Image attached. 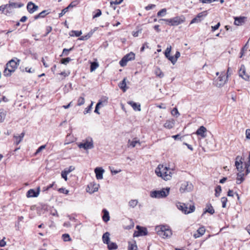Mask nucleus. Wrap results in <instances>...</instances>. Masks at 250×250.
I'll list each match as a JSON object with an SVG mask.
<instances>
[{
  "instance_id": "12",
  "label": "nucleus",
  "mask_w": 250,
  "mask_h": 250,
  "mask_svg": "<svg viewBox=\"0 0 250 250\" xmlns=\"http://www.w3.org/2000/svg\"><path fill=\"white\" fill-rule=\"evenodd\" d=\"M94 171L96 174V177L98 180H101L103 178V174L104 172L103 168L97 167L95 169Z\"/></svg>"
},
{
  "instance_id": "3",
  "label": "nucleus",
  "mask_w": 250,
  "mask_h": 250,
  "mask_svg": "<svg viewBox=\"0 0 250 250\" xmlns=\"http://www.w3.org/2000/svg\"><path fill=\"white\" fill-rule=\"evenodd\" d=\"M170 188H163L160 190L153 191L150 193V196L152 198H161L167 197L169 192Z\"/></svg>"
},
{
  "instance_id": "22",
  "label": "nucleus",
  "mask_w": 250,
  "mask_h": 250,
  "mask_svg": "<svg viewBox=\"0 0 250 250\" xmlns=\"http://www.w3.org/2000/svg\"><path fill=\"white\" fill-rule=\"evenodd\" d=\"M174 123L175 122L174 120L172 119L170 120H167L165 123L164 127L168 129H171L173 127Z\"/></svg>"
},
{
  "instance_id": "1",
  "label": "nucleus",
  "mask_w": 250,
  "mask_h": 250,
  "mask_svg": "<svg viewBox=\"0 0 250 250\" xmlns=\"http://www.w3.org/2000/svg\"><path fill=\"white\" fill-rule=\"evenodd\" d=\"M174 171V169L173 168H170L161 164L159 165L155 170V172L158 176L161 177L166 181L171 179Z\"/></svg>"
},
{
  "instance_id": "30",
  "label": "nucleus",
  "mask_w": 250,
  "mask_h": 250,
  "mask_svg": "<svg viewBox=\"0 0 250 250\" xmlns=\"http://www.w3.org/2000/svg\"><path fill=\"white\" fill-rule=\"evenodd\" d=\"M14 72V69H9L7 66L4 68L3 75L5 77H9L11 75V73Z\"/></svg>"
},
{
  "instance_id": "49",
  "label": "nucleus",
  "mask_w": 250,
  "mask_h": 250,
  "mask_svg": "<svg viewBox=\"0 0 250 250\" xmlns=\"http://www.w3.org/2000/svg\"><path fill=\"white\" fill-rule=\"evenodd\" d=\"M14 143L18 145L22 140L19 136L14 135Z\"/></svg>"
},
{
  "instance_id": "34",
  "label": "nucleus",
  "mask_w": 250,
  "mask_h": 250,
  "mask_svg": "<svg viewBox=\"0 0 250 250\" xmlns=\"http://www.w3.org/2000/svg\"><path fill=\"white\" fill-rule=\"evenodd\" d=\"M128 250H137V245L136 244V242H134L133 243L129 242L128 243Z\"/></svg>"
},
{
  "instance_id": "43",
  "label": "nucleus",
  "mask_w": 250,
  "mask_h": 250,
  "mask_svg": "<svg viewBox=\"0 0 250 250\" xmlns=\"http://www.w3.org/2000/svg\"><path fill=\"white\" fill-rule=\"evenodd\" d=\"M62 238L63 240L65 242L70 241L71 240V239L68 234H63L62 235Z\"/></svg>"
},
{
  "instance_id": "45",
  "label": "nucleus",
  "mask_w": 250,
  "mask_h": 250,
  "mask_svg": "<svg viewBox=\"0 0 250 250\" xmlns=\"http://www.w3.org/2000/svg\"><path fill=\"white\" fill-rule=\"evenodd\" d=\"M167 10L166 8L162 9L159 11L157 13L158 17H163L166 14Z\"/></svg>"
},
{
  "instance_id": "32",
  "label": "nucleus",
  "mask_w": 250,
  "mask_h": 250,
  "mask_svg": "<svg viewBox=\"0 0 250 250\" xmlns=\"http://www.w3.org/2000/svg\"><path fill=\"white\" fill-rule=\"evenodd\" d=\"M82 32L81 31L72 30L69 32V35L71 37H79L82 35Z\"/></svg>"
},
{
  "instance_id": "50",
  "label": "nucleus",
  "mask_w": 250,
  "mask_h": 250,
  "mask_svg": "<svg viewBox=\"0 0 250 250\" xmlns=\"http://www.w3.org/2000/svg\"><path fill=\"white\" fill-rule=\"evenodd\" d=\"M75 169V167L73 166H70L68 168H65L64 170L65 171L66 174H68L71 172L73 171Z\"/></svg>"
},
{
  "instance_id": "17",
  "label": "nucleus",
  "mask_w": 250,
  "mask_h": 250,
  "mask_svg": "<svg viewBox=\"0 0 250 250\" xmlns=\"http://www.w3.org/2000/svg\"><path fill=\"white\" fill-rule=\"evenodd\" d=\"M127 104L130 105L133 109L135 111H141V105L139 104L135 103L133 101H128Z\"/></svg>"
},
{
  "instance_id": "56",
  "label": "nucleus",
  "mask_w": 250,
  "mask_h": 250,
  "mask_svg": "<svg viewBox=\"0 0 250 250\" xmlns=\"http://www.w3.org/2000/svg\"><path fill=\"white\" fill-rule=\"evenodd\" d=\"M71 61V59L70 58H66L62 59L61 62L62 64H66Z\"/></svg>"
},
{
  "instance_id": "63",
  "label": "nucleus",
  "mask_w": 250,
  "mask_h": 250,
  "mask_svg": "<svg viewBox=\"0 0 250 250\" xmlns=\"http://www.w3.org/2000/svg\"><path fill=\"white\" fill-rule=\"evenodd\" d=\"M220 22H218L215 26H211V31L213 32V31L217 30L219 28V27H220Z\"/></svg>"
},
{
  "instance_id": "5",
  "label": "nucleus",
  "mask_w": 250,
  "mask_h": 250,
  "mask_svg": "<svg viewBox=\"0 0 250 250\" xmlns=\"http://www.w3.org/2000/svg\"><path fill=\"white\" fill-rule=\"evenodd\" d=\"M228 81V76H225L224 72H222L219 76L214 79L213 84L218 87L223 86Z\"/></svg>"
},
{
  "instance_id": "8",
  "label": "nucleus",
  "mask_w": 250,
  "mask_h": 250,
  "mask_svg": "<svg viewBox=\"0 0 250 250\" xmlns=\"http://www.w3.org/2000/svg\"><path fill=\"white\" fill-rule=\"evenodd\" d=\"M20 61V60L19 59L17 58H15L14 59H12L10 60L6 63V65L7 67H11V68L10 69H14L15 71L19 65Z\"/></svg>"
},
{
  "instance_id": "23",
  "label": "nucleus",
  "mask_w": 250,
  "mask_h": 250,
  "mask_svg": "<svg viewBox=\"0 0 250 250\" xmlns=\"http://www.w3.org/2000/svg\"><path fill=\"white\" fill-rule=\"evenodd\" d=\"M246 174L244 173H238L237 174L236 178V183L237 184H240L244 180V176Z\"/></svg>"
},
{
  "instance_id": "39",
  "label": "nucleus",
  "mask_w": 250,
  "mask_h": 250,
  "mask_svg": "<svg viewBox=\"0 0 250 250\" xmlns=\"http://www.w3.org/2000/svg\"><path fill=\"white\" fill-rule=\"evenodd\" d=\"M40 192V188L38 187L36 190L32 189V197H37L39 196Z\"/></svg>"
},
{
  "instance_id": "47",
  "label": "nucleus",
  "mask_w": 250,
  "mask_h": 250,
  "mask_svg": "<svg viewBox=\"0 0 250 250\" xmlns=\"http://www.w3.org/2000/svg\"><path fill=\"white\" fill-rule=\"evenodd\" d=\"M93 103L92 102L90 105H89L87 107H86L84 112H83V113L84 114H86L87 113H88L90 112V111L91 110V109H92V106H93Z\"/></svg>"
},
{
  "instance_id": "46",
  "label": "nucleus",
  "mask_w": 250,
  "mask_h": 250,
  "mask_svg": "<svg viewBox=\"0 0 250 250\" xmlns=\"http://www.w3.org/2000/svg\"><path fill=\"white\" fill-rule=\"evenodd\" d=\"M171 50V46L170 45L167 46L165 52V55L166 58H167L168 57H169V56H170Z\"/></svg>"
},
{
  "instance_id": "16",
  "label": "nucleus",
  "mask_w": 250,
  "mask_h": 250,
  "mask_svg": "<svg viewBox=\"0 0 250 250\" xmlns=\"http://www.w3.org/2000/svg\"><path fill=\"white\" fill-rule=\"evenodd\" d=\"M206 213H209L210 214H213L214 213V209L211 205L209 203L206 205L202 215Z\"/></svg>"
},
{
  "instance_id": "40",
  "label": "nucleus",
  "mask_w": 250,
  "mask_h": 250,
  "mask_svg": "<svg viewBox=\"0 0 250 250\" xmlns=\"http://www.w3.org/2000/svg\"><path fill=\"white\" fill-rule=\"evenodd\" d=\"M92 33H88L87 35H84V36H81L79 39V40H81V41H85V40H88V39H89L91 36H92Z\"/></svg>"
},
{
  "instance_id": "37",
  "label": "nucleus",
  "mask_w": 250,
  "mask_h": 250,
  "mask_svg": "<svg viewBox=\"0 0 250 250\" xmlns=\"http://www.w3.org/2000/svg\"><path fill=\"white\" fill-rule=\"evenodd\" d=\"M176 206L180 210L182 211V212L184 213V208H186V205L185 204L178 203L177 204Z\"/></svg>"
},
{
  "instance_id": "7",
  "label": "nucleus",
  "mask_w": 250,
  "mask_h": 250,
  "mask_svg": "<svg viewBox=\"0 0 250 250\" xmlns=\"http://www.w3.org/2000/svg\"><path fill=\"white\" fill-rule=\"evenodd\" d=\"M134 59L135 54L133 52H130L125 55L120 61V64L121 66L124 67L126 65V63L128 61L133 60Z\"/></svg>"
},
{
  "instance_id": "14",
  "label": "nucleus",
  "mask_w": 250,
  "mask_h": 250,
  "mask_svg": "<svg viewBox=\"0 0 250 250\" xmlns=\"http://www.w3.org/2000/svg\"><path fill=\"white\" fill-rule=\"evenodd\" d=\"M99 187V184L91 183L88 186L87 188H88V190L87 191L90 193H93L98 191Z\"/></svg>"
},
{
  "instance_id": "33",
  "label": "nucleus",
  "mask_w": 250,
  "mask_h": 250,
  "mask_svg": "<svg viewBox=\"0 0 250 250\" xmlns=\"http://www.w3.org/2000/svg\"><path fill=\"white\" fill-rule=\"evenodd\" d=\"M137 144H139L140 145V142L139 141L134 140V141H130L128 140L127 146L128 147H134Z\"/></svg>"
},
{
  "instance_id": "20",
  "label": "nucleus",
  "mask_w": 250,
  "mask_h": 250,
  "mask_svg": "<svg viewBox=\"0 0 250 250\" xmlns=\"http://www.w3.org/2000/svg\"><path fill=\"white\" fill-rule=\"evenodd\" d=\"M195 207L194 205H190L189 207V208L186 205V208H185L184 210V213H185V214H188L192 213L195 211Z\"/></svg>"
},
{
  "instance_id": "54",
  "label": "nucleus",
  "mask_w": 250,
  "mask_h": 250,
  "mask_svg": "<svg viewBox=\"0 0 250 250\" xmlns=\"http://www.w3.org/2000/svg\"><path fill=\"white\" fill-rule=\"evenodd\" d=\"M245 168L246 169V175H247L250 172V163L249 162L245 164Z\"/></svg>"
},
{
  "instance_id": "4",
  "label": "nucleus",
  "mask_w": 250,
  "mask_h": 250,
  "mask_svg": "<svg viewBox=\"0 0 250 250\" xmlns=\"http://www.w3.org/2000/svg\"><path fill=\"white\" fill-rule=\"evenodd\" d=\"M80 148H83L84 150L91 149L94 148V143L92 138L87 137L82 142L78 145Z\"/></svg>"
},
{
  "instance_id": "57",
  "label": "nucleus",
  "mask_w": 250,
  "mask_h": 250,
  "mask_svg": "<svg viewBox=\"0 0 250 250\" xmlns=\"http://www.w3.org/2000/svg\"><path fill=\"white\" fill-rule=\"evenodd\" d=\"M201 21V19H199L196 16L195 18H193L191 21L190 24H193L194 23H198V22H199L200 21Z\"/></svg>"
},
{
  "instance_id": "58",
  "label": "nucleus",
  "mask_w": 250,
  "mask_h": 250,
  "mask_svg": "<svg viewBox=\"0 0 250 250\" xmlns=\"http://www.w3.org/2000/svg\"><path fill=\"white\" fill-rule=\"evenodd\" d=\"M123 0H115V1H111L110 5H112L113 4L117 5L122 3Z\"/></svg>"
},
{
  "instance_id": "60",
  "label": "nucleus",
  "mask_w": 250,
  "mask_h": 250,
  "mask_svg": "<svg viewBox=\"0 0 250 250\" xmlns=\"http://www.w3.org/2000/svg\"><path fill=\"white\" fill-rule=\"evenodd\" d=\"M102 101H99V102L97 104L96 107H95L94 112L95 113H98V114H100V113L99 112V111H98L99 107L101 104H102Z\"/></svg>"
},
{
  "instance_id": "48",
  "label": "nucleus",
  "mask_w": 250,
  "mask_h": 250,
  "mask_svg": "<svg viewBox=\"0 0 250 250\" xmlns=\"http://www.w3.org/2000/svg\"><path fill=\"white\" fill-rule=\"evenodd\" d=\"M73 49V48H70V49H66V48H64L63 49V51H62V55L61 56H67L69 54V52L70 51H71Z\"/></svg>"
},
{
  "instance_id": "29",
  "label": "nucleus",
  "mask_w": 250,
  "mask_h": 250,
  "mask_svg": "<svg viewBox=\"0 0 250 250\" xmlns=\"http://www.w3.org/2000/svg\"><path fill=\"white\" fill-rule=\"evenodd\" d=\"M183 22L179 17H175L172 18V25H178Z\"/></svg>"
},
{
  "instance_id": "25",
  "label": "nucleus",
  "mask_w": 250,
  "mask_h": 250,
  "mask_svg": "<svg viewBox=\"0 0 250 250\" xmlns=\"http://www.w3.org/2000/svg\"><path fill=\"white\" fill-rule=\"evenodd\" d=\"M138 203L137 199H131L128 202V205L130 208H134L137 206Z\"/></svg>"
},
{
  "instance_id": "61",
  "label": "nucleus",
  "mask_w": 250,
  "mask_h": 250,
  "mask_svg": "<svg viewBox=\"0 0 250 250\" xmlns=\"http://www.w3.org/2000/svg\"><path fill=\"white\" fill-rule=\"evenodd\" d=\"M58 191L61 193H62L65 194H67L69 192V191L64 188H60L59 189Z\"/></svg>"
},
{
  "instance_id": "11",
  "label": "nucleus",
  "mask_w": 250,
  "mask_h": 250,
  "mask_svg": "<svg viewBox=\"0 0 250 250\" xmlns=\"http://www.w3.org/2000/svg\"><path fill=\"white\" fill-rule=\"evenodd\" d=\"M207 128L204 126H201L196 131V134L205 138L206 137Z\"/></svg>"
},
{
  "instance_id": "6",
  "label": "nucleus",
  "mask_w": 250,
  "mask_h": 250,
  "mask_svg": "<svg viewBox=\"0 0 250 250\" xmlns=\"http://www.w3.org/2000/svg\"><path fill=\"white\" fill-rule=\"evenodd\" d=\"M193 188V186L191 183L186 181L180 182L179 190L181 193L190 192L192 190Z\"/></svg>"
},
{
  "instance_id": "28",
  "label": "nucleus",
  "mask_w": 250,
  "mask_h": 250,
  "mask_svg": "<svg viewBox=\"0 0 250 250\" xmlns=\"http://www.w3.org/2000/svg\"><path fill=\"white\" fill-rule=\"evenodd\" d=\"M6 115V111L3 109H0V123L4 122Z\"/></svg>"
},
{
  "instance_id": "21",
  "label": "nucleus",
  "mask_w": 250,
  "mask_h": 250,
  "mask_svg": "<svg viewBox=\"0 0 250 250\" xmlns=\"http://www.w3.org/2000/svg\"><path fill=\"white\" fill-rule=\"evenodd\" d=\"M49 14V12L47 10H43L39 14L34 16V19L35 20H38L40 18H43L46 15Z\"/></svg>"
},
{
  "instance_id": "10",
  "label": "nucleus",
  "mask_w": 250,
  "mask_h": 250,
  "mask_svg": "<svg viewBox=\"0 0 250 250\" xmlns=\"http://www.w3.org/2000/svg\"><path fill=\"white\" fill-rule=\"evenodd\" d=\"M239 76L247 81H249L250 76L246 73V69L244 65H241L239 72Z\"/></svg>"
},
{
  "instance_id": "51",
  "label": "nucleus",
  "mask_w": 250,
  "mask_h": 250,
  "mask_svg": "<svg viewBox=\"0 0 250 250\" xmlns=\"http://www.w3.org/2000/svg\"><path fill=\"white\" fill-rule=\"evenodd\" d=\"M221 191V187L220 186H218L215 188V196H218Z\"/></svg>"
},
{
  "instance_id": "41",
  "label": "nucleus",
  "mask_w": 250,
  "mask_h": 250,
  "mask_svg": "<svg viewBox=\"0 0 250 250\" xmlns=\"http://www.w3.org/2000/svg\"><path fill=\"white\" fill-rule=\"evenodd\" d=\"M85 99L84 97H80L78 99V104L77 105L78 106H81L84 104Z\"/></svg>"
},
{
  "instance_id": "15",
  "label": "nucleus",
  "mask_w": 250,
  "mask_h": 250,
  "mask_svg": "<svg viewBox=\"0 0 250 250\" xmlns=\"http://www.w3.org/2000/svg\"><path fill=\"white\" fill-rule=\"evenodd\" d=\"M246 19L244 17H235L234 24L238 26L241 25L245 23Z\"/></svg>"
},
{
  "instance_id": "35",
  "label": "nucleus",
  "mask_w": 250,
  "mask_h": 250,
  "mask_svg": "<svg viewBox=\"0 0 250 250\" xmlns=\"http://www.w3.org/2000/svg\"><path fill=\"white\" fill-rule=\"evenodd\" d=\"M155 74L157 77H159L160 78H162L164 77V74L163 72L158 67H157L155 69Z\"/></svg>"
},
{
  "instance_id": "42",
  "label": "nucleus",
  "mask_w": 250,
  "mask_h": 250,
  "mask_svg": "<svg viewBox=\"0 0 250 250\" xmlns=\"http://www.w3.org/2000/svg\"><path fill=\"white\" fill-rule=\"evenodd\" d=\"M172 115L178 117L180 116V113L176 107L174 108L171 111Z\"/></svg>"
},
{
  "instance_id": "19",
  "label": "nucleus",
  "mask_w": 250,
  "mask_h": 250,
  "mask_svg": "<svg viewBox=\"0 0 250 250\" xmlns=\"http://www.w3.org/2000/svg\"><path fill=\"white\" fill-rule=\"evenodd\" d=\"M205 228L204 227H200L197 231V233L194 234V237L195 238H199L204 235L205 232Z\"/></svg>"
},
{
  "instance_id": "18",
  "label": "nucleus",
  "mask_w": 250,
  "mask_h": 250,
  "mask_svg": "<svg viewBox=\"0 0 250 250\" xmlns=\"http://www.w3.org/2000/svg\"><path fill=\"white\" fill-rule=\"evenodd\" d=\"M8 5L9 7H12L13 9L20 8L24 5V4L22 3L15 2L12 1V0H9Z\"/></svg>"
},
{
  "instance_id": "53",
  "label": "nucleus",
  "mask_w": 250,
  "mask_h": 250,
  "mask_svg": "<svg viewBox=\"0 0 250 250\" xmlns=\"http://www.w3.org/2000/svg\"><path fill=\"white\" fill-rule=\"evenodd\" d=\"M228 201L227 198L226 197H222L221 198V202L222 203V207L225 208L226 207V203Z\"/></svg>"
},
{
  "instance_id": "52",
  "label": "nucleus",
  "mask_w": 250,
  "mask_h": 250,
  "mask_svg": "<svg viewBox=\"0 0 250 250\" xmlns=\"http://www.w3.org/2000/svg\"><path fill=\"white\" fill-rule=\"evenodd\" d=\"M247 44H246L241 49V52H240V54H241V55L240 56V58H242L244 55H245V52L247 50Z\"/></svg>"
},
{
  "instance_id": "27",
  "label": "nucleus",
  "mask_w": 250,
  "mask_h": 250,
  "mask_svg": "<svg viewBox=\"0 0 250 250\" xmlns=\"http://www.w3.org/2000/svg\"><path fill=\"white\" fill-rule=\"evenodd\" d=\"M126 78H124L123 80L119 83V86L125 92L126 90Z\"/></svg>"
},
{
  "instance_id": "2",
  "label": "nucleus",
  "mask_w": 250,
  "mask_h": 250,
  "mask_svg": "<svg viewBox=\"0 0 250 250\" xmlns=\"http://www.w3.org/2000/svg\"><path fill=\"white\" fill-rule=\"evenodd\" d=\"M155 230L157 234L163 238H169L172 235L171 230L167 226H157L155 227Z\"/></svg>"
},
{
  "instance_id": "55",
  "label": "nucleus",
  "mask_w": 250,
  "mask_h": 250,
  "mask_svg": "<svg viewBox=\"0 0 250 250\" xmlns=\"http://www.w3.org/2000/svg\"><path fill=\"white\" fill-rule=\"evenodd\" d=\"M167 58L173 64H174L177 62L176 59H175V58L173 56H169V57H168Z\"/></svg>"
},
{
  "instance_id": "64",
  "label": "nucleus",
  "mask_w": 250,
  "mask_h": 250,
  "mask_svg": "<svg viewBox=\"0 0 250 250\" xmlns=\"http://www.w3.org/2000/svg\"><path fill=\"white\" fill-rule=\"evenodd\" d=\"M246 137L247 139H250V129H247L246 130Z\"/></svg>"
},
{
  "instance_id": "38",
  "label": "nucleus",
  "mask_w": 250,
  "mask_h": 250,
  "mask_svg": "<svg viewBox=\"0 0 250 250\" xmlns=\"http://www.w3.org/2000/svg\"><path fill=\"white\" fill-rule=\"evenodd\" d=\"M99 67V64L97 62H92L91 63L90 71L91 72L95 70Z\"/></svg>"
},
{
  "instance_id": "36",
  "label": "nucleus",
  "mask_w": 250,
  "mask_h": 250,
  "mask_svg": "<svg viewBox=\"0 0 250 250\" xmlns=\"http://www.w3.org/2000/svg\"><path fill=\"white\" fill-rule=\"evenodd\" d=\"M46 147V145H42L39 147L36 151L34 154V156H38L39 155H41V151L43 150Z\"/></svg>"
},
{
  "instance_id": "13",
  "label": "nucleus",
  "mask_w": 250,
  "mask_h": 250,
  "mask_svg": "<svg viewBox=\"0 0 250 250\" xmlns=\"http://www.w3.org/2000/svg\"><path fill=\"white\" fill-rule=\"evenodd\" d=\"M136 228L138 229V230L134 232V235L135 236H143L147 234V232L146 229L142 228L139 226H137Z\"/></svg>"
},
{
  "instance_id": "26",
  "label": "nucleus",
  "mask_w": 250,
  "mask_h": 250,
  "mask_svg": "<svg viewBox=\"0 0 250 250\" xmlns=\"http://www.w3.org/2000/svg\"><path fill=\"white\" fill-rule=\"evenodd\" d=\"M103 211L104 212V215L103 216V219L104 221L105 222H107L110 219L109 212L107 210H106L105 209H104L103 210Z\"/></svg>"
},
{
  "instance_id": "31",
  "label": "nucleus",
  "mask_w": 250,
  "mask_h": 250,
  "mask_svg": "<svg viewBox=\"0 0 250 250\" xmlns=\"http://www.w3.org/2000/svg\"><path fill=\"white\" fill-rule=\"evenodd\" d=\"M108 249L109 250H116L118 248L117 245L114 242H109L107 244Z\"/></svg>"
},
{
  "instance_id": "59",
  "label": "nucleus",
  "mask_w": 250,
  "mask_h": 250,
  "mask_svg": "<svg viewBox=\"0 0 250 250\" xmlns=\"http://www.w3.org/2000/svg\"><path fill=\"white\" fill-rule=\"evenodd\" d=\"M68 10V7H66L62 10L61 13L59 14V17H62L63 16Z\"/></svg>"
},
{
  "instance_id": "9",
  "label": "nucleus",
  "mask_w": 250,
  "mask_h": 250,
  "mask_svg": "<svg viewBox=\"0 0 250 250\" xmlns=\"http://www.w3.org/2000/svg\"><path fill=\"white\" fill-rule=\"evenodd\" d=\"M242 159V158L240 156H237L236 158L235 165L236 166V169L239 172L238 173H244V168L243 167V162Z\"/></svg>"
},
{
  "instance_id": "44",
  "label": "nucleus",
  "mask_w": 250,
  "mask_h": 250,
  "mask_svg": "<svg viewBox=\"0 0 250 250\" xmlns=\"http://www.w3.org/2000/svg\"><path fill=\"white\" fill-rule=\"evenodd\" d=\"M207 15H208L207 11H203V12L199 13L197 15V17L199 19H201V18L206 17Z\"/></svg>"
},
{
  "instance_id": "24",
  "label": "nucleus",
  "mask_w": 250,
  "mask_h": 250,
  "mask_svg": "<svg viewBox=\"0 0 250 250\" xmlns=\"http://www.w3.org/2000/svg\"><path fill=\"white\" fill-rule=\"evenodd\" d=\"M109 236L110 233L108 232H106L103 234L102 239L104 243L107 244L110 242Z\"/></svg>"
},
{
  "instance_id": "62",
  "label": "nucleus",
  "mask_w": 250,
  "mask_h": 250,
  "mask_svg": "<svg viewBox=\"0 0 250 250\" xmlns=\"http://www.w3.org/2000/svg\"><path fill=\"white\" fill-rule=\"evenodd\" d=\"M6 7H9L8 4H6L5 5H1L0 6V11L5 13V10H6Z\"/></svg>"
}]
</instances>
